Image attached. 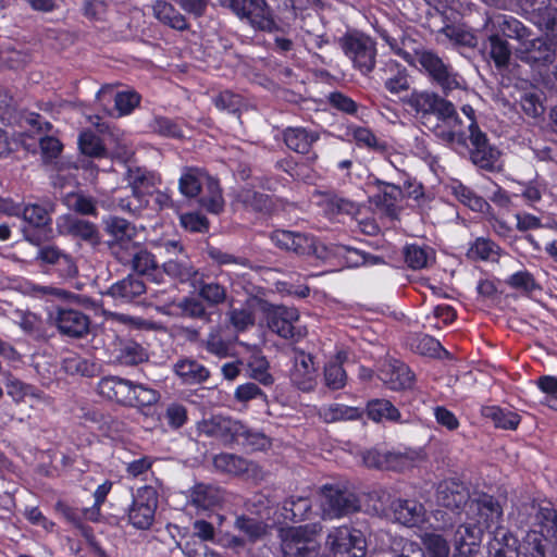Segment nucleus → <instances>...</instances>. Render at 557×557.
<instances>
[{
    "label": "nucleus",
    "mask_w": 557,
    "mask_h": 557,
    "mask_svg": "<svg viewBox=\"0 0 557 557\" xmlns=\"http://www.w3.org/2000/svg\"><path fill=\"white\" fill-rule=\"evenodd\" d=\"M395 557H425L422 548L414 542L398 537L392 543Z\"/></svg>",
    "instance_id": "nucleus-55"
},
{
    "label": "nucleus",
    "mask_w": 557,
    "mask_h": 557,
    "mask_svg": "<svg viewBox=\"0 0 557 557\" xmlns=\"http://www.w3.org/2000/svg\"><path fill=\"white\" fill-rule=\"evenodd\" d=\"M145 284L139 278L127 276L110 287V294L115 298L132 300L144 294Z\"/></svg>",
    "instance_id": "nucleus-37"
},
{
    "label": "nucleus",
    "mask_w": 557,
    "mask_h": 557,
    "mask_svg": "<svg viewBox=\"0 0 557 557\" xmlns=\"http://www.w3.org/2000/svg\"><path fill=\"white\" fill-rule=\"evenodd\" d=\"M387 69L389 72L395 74L385 81V87L392 94H398L403 90L408 89L409 82L406 70L399 69L398 64L389 63L387 64Z\"/></svg>",
    "instance_id": "nucleus-48"
},
{
    "label": "nucleus",
    "mask_w": 557,
    "mask_h": 557,
    "mask_svg": "<svg viewBox=\"0 0 557 557\" xmlns=\"http://www.w3.org/2000/svg\"><path fill=\"white\" fill-rule=\"evenodd\" d=\"M158 507V493L152 486H143L133 496L128 521L137 529L151 527Z\"/></svg>",
    "instance_id": "nucleus-10"
},
{
    "label": "nucleus",
    "mask_w": 557,
    "mask_h": 557,
    "mask_svg": "<svg viewBox=\"0 0 557 557\" xmlns=\"http://www.w3.org/2000/svg\"><path fill=\"white\" fill-rule=\"evenodd\" d=\"M417 60L422 69H424L435 81H437L444 89H455L461 87L463 81L449 66L433 52L422 51L418 53Z\"/></svg>",
    "instance_id": "nucleus-14"
},
{
    "label": "nucleus",
    "mask_w": 557,
    "mask_h": 557,
    "mask_svg": "<svg viewBox=\"0 0 557 557\" xmlns=\"http://www.w3.org/2000/svg\"><path fill=\"white\" fill-rule=\"evenodd\" d=\"M341 48L354 66L361 73H369L374 69L376 48L375 41L362 33H350L339 40Z\"/></svg>",
    "instance_id": "nucleus-7"
},
{
    "label": "nucleus",
    "mask_w": 557,
    "mask_h": 557,
    "mask_svg": "<svg viewBox=\"0 0 557 557\" xmlns=\"http://www.w3.org/2000/svg\"><path fill=\"white\" fill-rule=\"evenodd\" d=\"M490 41V54L491 58L494 60L495 64L500 67L505 66L510 58V49L508 47V44L506 40L499 38L496 35H492L488 38Z\"/></svg>",
    "instance_id": "nucleus-49"
},
{
    "label": "nucleus",
    "mask_w": 557,
    "mask_h": 557,
    "mask_svg": "<svg viewBox=\"0 0 557 557\" xmlns=\"http://www.w3.org/2000/svg\"><path fill=\"white\" fill-rule=\"evenodd\" d=\"M153 16L161 23L183 30L187 28L185 17L174 8V5L164 0H157L152 3Z\"/></svg>",
    "instance_id": "nucleus-30"
},
{
    "label": "nucleus",
    "mask_w": 557,
    "mask_h": 557,
    "mask_svg": "<svg viewBox=\"0 0 557 557\" xmlns=\"http://www.w3.org/2000/svg\"><path fill=\"white\" fill-rule=\"evenodd\" d=\"M341 354L337 356L336 361H331L326 364L324 371L325 384L332 389H339L345 386L346 373L341 364Z\"/></svg>",
    "instance_id": "nucleus-47"
},
{
    "label": "nucleus",
    "mask_w": 557,
    "mask_h": 557,
    "mask_svg": "<svg viewBox=\"0 0 557 557\" xmlns=\"http://www.w3.org/2000/svg\"><path fill=\"white\" fill-rule=\"evenodd\" d=\"M468 500L469 492L462 483L447 480L438 484L436 502L440 506L454 510L462 505L467 507Z\"/></svg>",
    "instance_id": "nucleus-21"
},
{
    "label": "nucleus",
    "mask_w": 557,
    "mask_h": 557,
    "mask_svg": "<svg viewBox=\"0 0 557 557\" xmlns=\"http://www.w3.org/2000/svg\"><path fill=\"white\" fill-rule=\"evenodd\" d=\"M557 544V520L541 528L540 531H531L525 537V549L528 557H547L550 539Z\"/></svg>",
    "instance_id": "nucleus-20"
},
{
    "label": "nucleus",
    "mask_w": 557,
    "mask_h": 557,
    "mask_svg": "<svg viewBox=\"0 0 557 557\" xmlns=\"http://www.w3.org/2000/svg\"><path fill=\"white\" fill-rule=\"evenodd\" d=\"M496 23L508 37H516L522 40L525 36V27L512 16L499 15L496 17Z\"/></svg>",
    "instance_id": "nucleus-59"
},
{
    "label": "nucleus",
    "mask_w": 557,
    "mask_h": 557,
    "mask_svg": "<svg viewBox=\"0 0 557 557\" xmlns=\"http://www.w3.org/2000/svg\"><path fill=\"white\" fill-rule=\"evenodd\" d=\"M319 414L325 422L331 423L343 420H357L360 417V411L356 407L333 404L322 407Z\"/></svg>",
    "instance_id": "nucleus-38"
},
{
    "label": "nucleus",
    "mask_w": 557,
    "mask_h": 557,
    "mask_svg": "<svg viewBox=\"0 0 557 557\" xmlns=\"http://www.w3.org/2000/svg\"><path fill=\"white\" fill-rule=\"evenodd\" d=\"M115 253L121 261L131 262L135 272L147 276L151 282L160 284L163 281V272L158 268L153 255L149 251L133 245L128 251L115 250Z\"/></svg>",
    "instance_id": "nucleus-13"
},
{
    "label": "nucleus",
    "mask_w": 557,
    "mask_h": 557,
    "mask_svg": "<svg viewBox=\"0 0 557 557\" xmlns=\"http://www.w3.org/2000/svg\"><path fill=\"white\" fill-rule=\"evenodd\" d=\"M233 442L251 447L252 449H263L269 444L268 438L264 435L251 432L247 428L245 434H238V436L234 437Z\"/></svg>",
    "instance_id": "nucleus-62"
},
{
    "label": "nucleus",
    "mask_w": 557,
    "mask_h": 557,
    "mask_svg": "<svg viewBox=\"0 0 557 557\" xmlns=\"http://www.w3.org/2000/svg\"><path fill=\"white\" fill-rule=\"evenodd\" d=\"M114 101L119 115H127L139 104L140 96L133 90H125L115 94Z\"/></svg>",
    "instance_id": "nucleus-54"
},
{
    "label": "nucleus",
    "mask_w": 557,
    "mask_h": 557,
    "mask_svg": "<svg viewBox=\"0 0 557 557\" xmlns=\"http://www.w3.org/2000/svg\"><path fill=\"white\" fill-rule=\"evenodd\" d=\"M488 557H518L517 539L504 529L496 528V534L487 545Z\"/></svg>",
    "instance_id": "nucleus-28"
},
{
    "label": "nucleus",
    "mask_w": 557,
    "mask_h": 557,
    "mask_svg": "<svg viewBox=\"0 0 557 557\" xmlns=\"http://www.w3.org/2000/svg\"><path fill=\"white\" fill-rule=\"evenodd\" d=\"M98 391L101 396L127 406H151L159 399L157 391L117 376L103 377Z\"/></svg>",
    "instance_id": "nucleus-2"
},
{
    "label": "nucleus",
    "mask_w": 557,
    "mask_h": 557,
    "mask_svg": "<svg viewBox=\"0 0 557 557\" xmlns=\"http://www.w3.org/2000/svg\"><path fill=\"white\" fill-rule=\"evenodd\" d=\"M62 234L73 235L92 244L98 242V233L94 224L72 215H62L57 221Z\"/></svg>",
    "instance_id": "nucleus-23"
},
{
    "label": "nucleus",
    "mask_w": 557,
    "mask_h": 557,
    "mask_svg": "<svg viewBox=\"0 0 557 557\" xmlns=\"http://www.w3.org/2000/svg\"><path fill=\"white\" fill-rule=\"evenodd\" d=\"M127 180L132 188V195L121 198L119 208L133 214H139L149 205L148 195L152 193V187L157 185L159 178L153 174H147L141 169L129 168Z\"/></svg>",
    "instance_id": "nucleus-5"
},
{
    "label": "nucleus",
    "mask_w": 557,
    "mask_h": 557,
    "mask_svg": "<svg viewBox=\"0 0 557 557\" xmlns=\"http://www.w3.org/2000/svg\"><path fill=\"white\" fill-rule=\"evenodd\" d=\"M222 499V491L219 487L207 484H197L190 494L191 504L199 509L212 508L220 504Z\"/></svg>",
    "instance_id": "nucleus-32"
},
{
    "label": "nucleus",
    "mask_w": 557,
    "mask_h": 557,
    "mask_svg": "<svg viewBox=\"0 0 557 557\" xmlns=\"http://www.w3.org/2000/svg\"><path fill=\"white\" fill-rule=\"evenodd\" d=\"M78 146L81 151L88 157L101 158L107 154L100 138L91 132H84L79 135Z\"/></svg>",
    "instance_id": "nucleus-44"
},
{
    "label": "nucleus",
    "mask_w": 557,
    "mask_h": 557,
    "mask_svg": "<svg viewBox=\"0 0 557 557\" xmlns=\"http://www.w3.org/2000/svg\"><path fill=\"white\" fill-rule=\"evenodd\" d=\"M377 375L388 388L394 391L408 388L412 383L409 368L398 360L385 361Z\"/></svg>",
    "instance_id": "nucleus-19"
},
{
    "label": "nucleus",
    "mask_w": 557,
    "mask_h": 557,
    "mask_svg": "<svg viewBox=\"0 0 557 557\" xmlns=\"http://www.w3.org/2000/svg\"><path fill=\"white\" fill-rule=\"evenodd\" d=\"M198 430L201 434L216 437L223 443H233L234 437L238 436V434H245L246 426L239 421L214 416L199 422Z\"/></svg>",
    "instance_id": "nucleus-17"
},
{
    "label": "nucleus",
    "mask_w": 557,
    "mask_h": 557,
    "mask_svg": "<svg viewBox=\"0 0 557 557\" xmlns=\"http://www.w3.org/2000/svg\"><path fill=\"white\" fill-rule=\"evenodd\" d=\"M422 541L425 545V549L430 557H448L449 556V546L445 539L440 534H425L422 537Z\"/></svg>",
    "instance_id": "nucleus-51"
},
{
    "label": "nucleus",
    "mask_w": 557,
    "mask_h": 557,
    "mask_svg": "<svg viewBox=\"0 0 557 557\" xmlns=\"http://www.w3.org/2000/svg\"><path fill=\"white\" fill-rule=\"evenodd\" d=\"M23 219L29 227L38 228L39 232L44 233H46V226L50 223L48 211L38 205L26 206L23 210Z\"/></svg>",
    "instance_id": "nucleus-42"
},
{
    "label": "nucleus",
    "mask_w": 557,
    "mask_h": 557,
    "mask_svg": "<svg viewBox=\"0 0 557 557\" xmlns=\"http://www.w3.org/2000/svg\"><path fill=\"white\" fill-rule=\"evenodd\" d=\"M317 136L308 133L301 127H290L284 133V140L287 147L296 152L306 153L309 151L312 143L317 140Z\"/></svg>",
    "instance_id": "nucleus-34"
},
{
    "label": "nucleus",
    "mask_w": 557,
    "mask_h": 557,
    "mask_svg": "<svg viewBox=\"0 0 557 557\" xmlns=\"http://www.w3.org/2000/svg\"><path fill=\"white\" fill-rule=\"evenodd\" d=\"M392 509L394 519L406 527H417L424 521L425 510L416 500H395Z\"/></svg>",
    "instance_id": "nucleus-25"
},
{
    "label": "nucleus",
    "mask_w": 557,
    "mask_h": 557,
    "mask_svg": "<svg viewBox=\"0 0 557 557\" xmlns=\"http://www.w3.org/2000/svg\"><path fill=\"white\" fill-rule=\"evenodd\" d=\"M432 113L436 114L440 120L448 123L451 127L449 131H441V127L438 126L436 129V135L446 143H453L456 140L459 132L455 128V126L459 123V119L456 114L454 104L441 97H437L436 104L434 106Z\"/></svg>",
    "instance_id": "nucleus-26"
},
{
    "label": "nucleus",
    "mask_w": 557,
    "mask_h": 557,
    "mask_svg": "<svg viewBox=\"0 0 557 557\" xmlns=\"http://www.w3.org/2000/svg\"><path fill=\"white\" fill-rule=\"evenodd\" d=\"M521 104L524 112L532 116H537L544 111L542 97L536 91L525 92L521 99Z\"/></svg>",
    "instance_id": "nucleus-64"
},
{
    "label": "nucleus",
    "mask_w": 557,
    "mask_h": 557,
    "mask_svg": "<svg viewBox=\"0 0 557 557\" xmlns=\"http://www.w3.org/2000/svg\"><path fill=\"white\" fill-rule=\"evenodd\" d=\"M267 322L269 329L283 338H292L299 332H296V323L299 313L296 308L284 306H268L265 304Z\"/></svg>",
    "instance_id": "nucleus-15"
},
{
    "label": "nucleus",
    "mask_w": 557,
    "mask_h": 557,
    "mask_svg": "<svg viewBox=\"0 0 557 557\" xmlns=\"http://www.w3.org/2000/svg\"><path fill=\"white\" fill-rule=\"evenodd\" d=\"M468 256L472 259L496 261L498 247L488 239L478 238L468 250Z\"/></svg>",
    "instance_id": "nucleus-45"
},
{
    "label": "nucleus",
    "mask_w": 557,
    "mask_h": 557,
    "mask_svg": "<svg viewBox=\"0 0 557 557\" xmlns=\"http://www.w3.org/2000/svg\"><path fill=\"white\" fill-rule=\"evenodd\" d=\"M114 358L121 364L134 366L148 360V352L134 341H122L115 349Z\"/></svg>",
    "instance_id": "nucleus-31"
},
{
    "label": "nucleus",
    "mask_w": 557,
    "mask_h": 557,
    "mask_svg": "<svg viewBox=\"0 0 557 557\" xmlns=\"http://www.w3.org/2000/svg\"><path fill=\"white\" fill-rule=\"evenodd\" d=\"M325 544L334 557H364L367 553L363 533L348 525L330 530Z\"/></svg>",
    "instance_id": "nucleus-6"
},
{
    "label": "nucleus",
    "mask_w": 557,
    "mask_h": 557,
    "mask_svg": "<svg viewBox=\"0 0 557 557\" xmlns=\"http://www.w3.org/2000/svg\"><path fill=\"white\" fill-rule=\"evenodd\" d=\"M199 296L210 305L222 304L226 299L225 288L214 282L201 283L198 288Z\"/></svg>",
    "instance_id": "nucleus-53"
},
{
    "label": "nucleus",
    "mask_w": 557,
    "mask_h": 557,
    "mask_svg": "<svg viewBox=\"0 0 557 557\" xmlns=\"http://www.w3.org/2000/svg\"><path fill=\"white\" fill-rule=\"evenodd\" d=\"M433 258L431 249L417 245H408L405 250V260L412 269H422L429 264Z\"/></svg>",
    "instance_id": "nucleus-46"
},
{
    "label": "nucleus",
    "mask_w": 557,
    "mask_h": 557,
    "mask_svg": "<svg viewBox=\"0 0 557 557\" xmlns=\"http://www.w3.org/2000/svg\"><path fill=\"white\" fill-rule=\"evenodd\" d=\"M367 412L369 418L375 422H396L400 419L398 409L391 401L385 399H374L369 401Z\"/></svg>",
    "instance_id": "nucleus-36"
},
{
    "label": "nucleus",
    "mask_w": 557,
    "mask_h": 557,
    "mask_svg": "<svg viewBox=\"0 0 557 557\" xmlns=\"http://www.w3.org/2000/svg\"><path fill=\"white\" fill-rule=\"evenodd\" d=\"M437 95L428 91H413L409 98V104L421 113H432L436 104Z\"/></svg>",
    "instance_id": "nucleus-52"
},
{
    "label": "nucleus",
    "mask_w": 557,
    "mask_h": 557,
    "mask_svg": "<svg viewBox=\"0 0 557 557\" xmlns=\"http://www.w3.org/2000/svg\"><path fill=\"white\" fill-rule=\"evenodd\" d=\"M270 239L277 248L292 251L299 256L314 253L319 258L323 257L318 251L314 238L302 233L276 230L271 233Z\"/></svg>",
    "instance_id": "nucleus-12"
},
{
    "label": "nucleus",
    "mask_w": 557,
    "mask_h": 557,
    "mask_svg": "<svg viewBox=\"0 0 557 557\" xmlns=\"http://www.w3.org/2000/svg\"><path fill=\"white\" fill-rule=\"evenodd\" d=\"M219 2L253 28L262 30L274 28L272 12L265 0H219Z\"/></svg>",
    "instance_id": "nucleus-8"
},
{
    "label": "nucleus",
    "mask_w": 557,
    "mask_h": 557,
    "mask_svg": "<svg viewBox=\"0 0 557 557\" xmlns=\"http://www.w3.org/2000/svg\"><path fill=\"white\" fill-rule=\"evenodd\" d=\"M482 416L491 419L495 426L513 430L518 426L520 422V417L518 413L502 409L497 406H485L482 408Z\"/></svg>",
    "instance_id": "nucleus-35"
},
{
    "label": "nucleus",
    "mask_w": 557,
    "mask_h": 557,
    "mask_svg": "<svg viewBox=\"0 0 557 557\" xmlns=\"http://www.w3.org/2000/svg\"><path fill=\"white\" fill-rule=\"evenodd\" d=\"M486 529L473 520L467 518L466 522L455 532L454 543L460 555L471 554L482 541Z\"/></svg>",
    "instance_id": "nucleus-22"
},
{
    "label": "nucleus",
    "mask_w": 557,
    "mask_h": 557,
    "mask_svg": "<svg viewBox=\"0 0 557 557\" xmlns=\"http://www.w3.org/2000/svg\"><path fill=\"white\" fill-rule=\"evenodd\" d=\"M264 311L265 304L259 298H249L240 308H232L228 311L231 324L237 331H245L255 324V314L257 311Z\"/></svg>",
    "instance_id": "nucleus-24"
},
{
    "label": "nucleus",
    "mask_w": 557,
    "mask_h": 557,
    "mask_svg": "<svg viewBox=\"0 0 557 557\" xmlns=\"http://www.w3.org/2000/svg\"><path fill=\"white\" fill-rule=\"evenodd\" d=\"M347 135L351 136L359 146L372 149L381 148L377 138L369 128L361 126H349L347 129Z\"/></svg>",
    "instance_id": "nucleus-56"
},
{
    "label": "nucleus",
    "mask_w": 557,
    "mask_h": 557,
    "mask_svg": "<svg viewBox=\"0 0 557 557\" xmlns=\"http://www.w3.org/2000/svg\"><path fill=\"white\" fill-rule=\"evenodd\" d=\"M174 373L185 384H200L210 375L209 370L198 361L188 358H182L173 364Z\"/></svg>",
    "instance_id": "nucleus-27"
},
{
    "label": "nucleus",
    "mask_w": 557,
    "mask_h": 557,
    "mask_svg": "<svg viewBox=\"0 0 557 557\" xmlns=\"http://www.w3.org/2000/svg\"><path fill=\"white\" fill-rule=\"evenodd\" d=\"M235 528L238 530L247 541L256 542L261 540L268 531V525L258 521L255 518L240 516L235 521Z\"/></svg>",
    "instance_id": "nucleus-39"
},
{
    "label": "nucleus",
    "mask_w": 557,
    "mask_h": 557,
    "mask_svg": "<svg viewBox=\"0 0 557 557\" xmlns=\"http://www.w3.org/2000/svg\"><path fill=\"white\" fill-rule=\"evenodd\" d=\"M320 508L322 518L326 520L339 519L359 509V502L355 494L332 485H325L320 494Z\"/></svg>",
    "instance_id": "nucleus-9"
},
{
    "label": "nucleus",
    "mask_w": 557,
    "mask_h": 557,
    "mask_svg": "<svg viewBox=\"0 0 557 557\" xmlns=\"http://www.w3.org/2000/svg\"><path fill=\"white\" fill-rule=\"evenodd\" d=\"M213 465L220 471L236 475L246 472L250 467L247 460L231 454L215 456Z\"/></svg>",
    "instance_id": "nucleus-40"
},
{
    "label": "nucleus",
    "mask_w": 557,
    "mask_h": 557,
    "mask_svg": "<svg viewBox=\"0 0 557 557\" xmlns=\"http://www.w3.org/2000/svg\"><path fill=\"white\" fill-rule=\"evenodd\" d=\"M466 516L469 520H473L490 530L498 527L503 510L493 496L480 494L467 504Z\"/></svg>",
    "instance_id": "nucleus-11"
},
{
    "label": "nucleus",
    "mask_w": 557,
    "mask_h": 557,
    "mask_svg": "<svg viewBox=\"0 0 557 557\" xmlns=\"http://www.w3.org/2000/svg\"><path fill=\"white\" fill-rule=\"evenodd\" d=\"M324 201L326 212L332 215L335 213L351 214L356 210L354 202L336 196H327Z\"/></svg>",
    "instance_id": "nucleus-63"
},
{
    "label": "nucleus",
    "mask_w": 557,
    "mask_h": 557,
    "mask_svg": "<svg viewBox=\"0 0 557 557\" xmlns=\"http://www.w3.org/2000/svg\"><path fill=\"white\" fill-rule=\"evenodd\" d=\"M5 387L8 395L11 396L15 401L25 400L27 397L36 400L44 398L36 388L16 379H8Z\"/></svg>",
    "instance_id": "nucleus-43"
},
{
    "label": "nucleus",
    "mask_w": 557,
    "mask_h": 557,
    "mask_svg": "<svg viewBox=\"0 0 557 557\" xmlns=\"http://www.w3.org/2000/svg\"><path fill=\"white\" fill-rule=\"evenodd\" d=\"M249 369L251 376L262 384L272 383V376L269 373V363L267 359L260 354H253L249 360Z\"/></svg>",
    "instance_id": "nucleus-50"
},
{
    "label": "nucleus",
    "mask_w": 557,
    "mask_h": 557,
    "mask_svg": "<svg viewBox=\"0 0 557 557\" xmlns=\"http://www.w3.org/2000/svg\"><path fill=\"white\" fill-rule=\"evenodd\" d=\"M107 321L112 324H121L129 330H149L152 323L137 317H131L123 313H109Z\"/></svg>",
    "instance_id": "nucleus-57"
},
{
    "label": "nucleus",
    "mask_w": 557,
    "mask_h": 557,
    "mask_svg": "<svg viewBox=\"0 0 557 557\" xmlns=\"http://www.w3.org/2000/svg\"><path fill=\"white\" fill-rule=\"evenodd\" d=\"M319 523L281 529L282 549L287 557H312L319 547Z\"/></svg>",
    "instance_id": "nucleus-4"
},
{
    "label": "nucleus",
    "mask_w": 557,
    "mask_h": 557,
    "mask_svg": "<svg viewBox=\"0 0 557 557\" xmlns=\"http://www.w3.org/2000/svg\"><path fill=\"white\" fill-rule=\"evenodd\" d=\"M506 283L512 288L524 292H532L537 287L532 274L528 271H518L511 274Z\"/></svg>",
    "instance_id": "nucleus-60"
},
{
    "label": "nucleus",
    "mask_w": 557,
    "mask_h": 557,
    "mask_svg": "<svg viewBox=\"0 0 557 557\" xmlns=\"http://www.w3.org/2000/svg\"><path fill=\"white\" fill-rule=\"evenodd\" d=\"M531 8V21L545 30L550 44L541 38L524 40L519 50L521 60L532 66L552 63L557 45V0H525Z\"/></svg>",
    "instance_id": "nucleus-1"
},
{
    "label": "nucleus",
    "mask_w": 557,
    "mask_h": 557,
    "mask_svg": "<svg viewBox=\"0 0 557 557\" xmlns=\"http://www.w3.org/2000/svg\"><path fill=\"white\" fill-rule=\"evenodd\" d=\"M451 193L460 202L473 211L483 212L487 208V202L483 198L460 183L451 185Z\"/></svg>",
    "instance_id": "nucleus-41"
},
{
    "label": "nucleus",
    "mask_w": 557,
    "mask_h": 557,
    "mask_svg": "<svg viewBox=\"0 0 557 557\" xmlns=\"http://www.w3.org/2000/svg\"><path fill=\"white\" fill-rule=\"evenodd\" d=\"M180 190L186 197H196L206 190L207 196L201 198V205L212 213H219L223 209V197L215 178L209 176L198 168L185 169L180 178Z\"/></svg>",
    "instance_id": "nucleus-3"
},
{
    "label": "nucleus",
    "mask_w": 557,
    "mask_h": 557,
    "mask_svg": "<svg viewBox=\"0 0 557 557\" xmlns=\"http://www.w3.org/2000/svg\"><path fill=\"white\" fill-rule=\"evenodd\" d=\"M50 320L62 334L71 337H83L89 331V318L78 310L58 308L50 313Z\"/></svg>",
    "instance_id": "nucleus-16"
},
{
    "label": "nucleus",
    "mask_w": 557,
    "mask_h": 557,
    "mask_svg": "<svg viewBox=\"0 0 557 557\" xmlns=\"http://www.w3.org/2000/svg\"><path fill=\"white\" fill-rule=\"evenodd\" d=\"M107 230L116 239V246L120 249L125 248L128 251L134 245L131 243V239L135 234V228L126 220L111 218L107 222Z\"/></svg>",
    "instance_id": "nucleus-33"
},
{
    "label": "nucleus",
    "mask_w": 557,
    "mask_h": 557,
    "mask_svg": "<svg viewBox=\"0 0 557 557\" xmlns=\"http://www.w3.org/2000/svg\"><path fill=\"white\" fill-rule=\"evenodd\" d=\"M290 379L301 391H311L315 385L317 369L311 355L296 350Z\"/></svg>",
    "instance_id": "nucleus-18"
},
{
    "label": "nucleus",
    "mask_w": 557,
    "mask_h": 557,
    "mask_svg": "<svg viewBox=\"0 0 557 557\" xmlns=\"http://www.w3.org/2000/svg\"><path fill=\"white\" fill-rule=\"evenodd\" d=\"M498 151L487 145L472 150L471 158L473 162L481 168H488L497 160Z\"/></svg>",
    "instance_id": "nucleus-61"
},
{
    "label": "nucleus",
    "mask_w": 557,
    "mask_h": 557,
    "mask_svg": "<svg viewBox=\"0 0 557 557\" xmlns=\"http://www.w3.org/2000/svg\"><path fill=\"white\" fill-rule=\"evenodd\" d=\"M311 510V503L307 497H290L283 503L278 523L298 522L307 519Z\"/></svg>",
    "instance_id": "nucleus-29"
},
{
    "label": "nucleus",
    "mask_w": 557,
    "mask_h": 557,
    "mask_svg": "<svg viewBox=\"0 0 557 557\" xmlns=\"http://www.w3.org/2000/svg\"><path fill=\"white\" fill-rule=\"evenodd\" d=\"M400 195V189L392 184H382L380 193L374 196L375 202L384 207L388 212H394V207L397 198Z\"/></svg>",
    "instance_id": "nucleus-58"
}]
</instances>
